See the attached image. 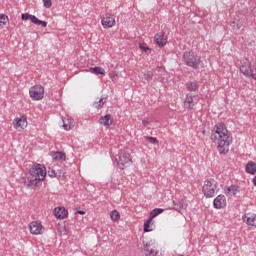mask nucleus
<instances>
[{
    "mask_svg": "<svg viewBox=\"0 0 256 256\" xmlns=\"http://www.w3.org/2000/svg\"><path fill=\"white\" fill-rule=\"evenodd\" d=\"M210 139L213 143L218 144V151L221 155L227 154L229 145H231V141H233L231 134H229V131L225 128V124L223 123L216 125V129L212 131Z\"/></svg>",
    "mask_w": 256,
    "mask_h": 256,
    "instance_id": "obj_1",
    "label": "nucleus"
},
{
    "mask_svg": "<svg viewBox=\"0 0 256 256\" xmlns=\"http://www.w3.org/2000/svg\"><path fill=\"white\" fill-rule=\"evenodd\" d=\"M30 184L38 185L41 181L45 180V175H47V171L45 167L41 166V164H35L30 168Z\"/></svg>",
    "mask_w": 256,
    "mask_h": 256,
    "instance_id": "obj_2",
    "label": "nucleus"
},
{
    "mask_svg": "<svg viewBox=\"0 0 256 256\" xmlns=\"http://www.w3.org/2000/svg\"><path fill=\"white\" fill-rule=\"evenodd\" d=\"M183 59L186 65L193 69H199V65H201V57L193 51L184 52Z\"/></svg>",
    "mask_w": 256,
    "mask_h": 256,
    "instance_id": "obj_3",
    "label": "nucleus"
},
{
    "mask_svg": "<svg viewBox=\"0 0 256 256\" xmlns=\"http://www.w3.org/2000/svg\"><path fill=\"white\" fill-rule=\"evenodd\" d=\"M115 161L119 169H125V167H129V165L133 163L131 160V154L128 150H121L119 155L115 157Z\"/></svg>",
    "mask_w": 256,
    "mask_h": 256,
    "instance_id": "obj_4",
    "label": "nucleus"
},
{
    "mask_svg": "<svg viewBox=\"0 0 256 256\" xmlns=\"http://www.w3.org/2000/svg\"><path fill=\"white\" fill-rule=\"evenodd\" d=\"M215 189H217V182H215V180H206L202 191L205 197L209 198L215 196Z\"/></svg>",
    "mask_w": 256,
    "mask_h": 256,
    "instance_id": "obj_5",
    "label": "nucleus"
},
{
    "mask_svg": "<svg viewBox=\"0 0 256 256\" xmlns=\"http://www.w3.org/2000/svg\"><path fill=\"white\" fill-rule=\"evenodd\" d=\"M30 97L34 101H41L43 99V95H45V88L41 85H35L29 90Z\"/></svg>",
    "mask_w": 256,
    "mask_h": 256,
    "instance_id": "obj_6",
    "label": "nucleus"
},
{
    "mask_svg": "<svg viewBox=\"0 0 256 256\" xmlns=\"http://www.w3.org/2000/svg\"><path fill=\"white\" fill-rule=\"evenodd\" d=\"M214 209H225L227 207V198L225 195H218L213 201Z\"/></svg>",
    "mask_w": 256,
    "mask_h": 256,
    "instance_id": "obj_7",
    "label": "nucleus"
},
{
    "mask_svg": "<svg viewBox=\"0 0 256 256\" xmlns=\"http://www.w3.org/2000/svg\"><path fill=\"white\" fill-rule=\"evenodd\" d=\"M101 23L104 29H109L111 27H114L115 17L112 14L106 13L105 16L102 18Z\"/></svg>",
    "mask_w": 256,
    "mask_h": 256,
    "instance_id": "obj_8",
    "label": "nucleus"
},
{
    "mask_svg": "<svg viewBox=\"0 0 256 256\" xmlns=\"http://www.w3.org/2000/svg\"><path fill=\"white\" fill-rule=\"evenodd\" d=\"M29 229L32 235H41V233H43V225L41 222L33 221L30 224Z\"/></svg>",
    "mask_w": 256,
    "mask_h": 256,
    "instance_id": "obj_9",
    "label": "nucleus"
},
{
    "mask_svg": "<svg viewBox=\"0 0 256 256\" xmlns=\"http://www.w3.org/2000/svg\"><path fill=\"white\" fill-rule=\"evenodd\" d=\"M155 43L158 45V47H164V45H167V38H165V33L159 32L154 37Z\"/></svg>",
    "mask_w": 256,
    "mask_h": 256,
    "instance_id": "obj_10",
    "label": "nucleus"
},
{
    "mask_svg": "<svg viewBox=\"0 0 256 256\" xmlns=\"http://www.w3.org/2000/svg\"><path fill=\"white\" fill-rule=\"evenodd\" d=\"M100 125H104L107 129L113 125V118L111 117V114H106L105 116H101L99 118Z\"/></svg>",
    "mask_w": 256,
    "mask_h": 256,
    "instance_id": "obj_11",
    "label": "nucleus"
},
{
    "mask_svg": "<svg viewBox=\"0 0 256 256\" xmlns=\"http://www.w3.org/2000/svg\"><path fill=\"white\" fill-rule=\"evenodd\" d=\"M14 129H25L27 127V117L22 116L14 119Z\"/></svg>",
    "mask_w": 256,
    "mask_h": 256,
    "instance_id": "obj_12",
    "label": "nucleus"
},
{
    "mask_svg": "<svg viewBox=\"0 0 256 256\" xmlns=\"http://www.w3.org/2000/svg\"><path fill=\"white\" fill-rule=\"evenodd\" d=\"M54 215L56 219H65L68 215V212L64 207H59L54 209Z\"/></svg>",
    "mask_w": 256,
    "mask_h": 256,
    "instance_id": "obj_13",
    "label": "nucleus"
},
{
    "mask_svg": "<svg viewBox=\"0 0 256 256\" xmlns=\"http://www.w3.org/2000/svg\"><path fill=\"white\" fill-rule=\"evenodd\" d=\"M185 109L191 110L195 107V101L193 100V96L191 94H187L184 101Z\"/></svg>",
    "mask_w": 256,
    "mask_h": 256,
    "instance_id": "obj_14",
    "label": "nucleus"
},
{
    "mask_svg": "<svg viewBox=\"0 0 256 256\" xmlns=\"http://www.w3.org/2000/svg\"><path fill=\"white\" fill-rule=\"evenodd\" d=\"M174 205V211H181V209H187V202L185 200H174L173 201Z\"/></svg>",
    "mask_w": 256,
    "mask_h": 256,
    "instance_id": "obj_15",
    "label": "nucleus"
},
{
    "mask_svg": "<svg viewBox=\"0 0 256 256\" xmlns=\"http://www.w3.org/2000/svg\"><path fill=\"white\" fill-rule=\"evenodd\" d=\"M246 173H249L250 175H255L256 173V163L253 161H250L246 164L245 168Z\"/></svg>",
    "mask_w": 256,
    "mask_h": 256,
    "instance_id": "obj_16",
    "label": "nucleus"
},
{
    "mask_svg": "<svg viewBox=\"0 0 256 256\" xmlns=\"http://www.w3.org/2000/svg\"><path fill=\"white\" fill-rule=\"evenodd\" d=\"M243 221L247 223V225H251V227H256V214L243 217Z\"/></svg>",
    "mask_w": 256,
    "mask_h": 256,
    "instance_id": "obj_17",
    "label": "nucleus"
},
{
    "mask_svg": "<svg viewBox=\"0 0 256 256\" xmlns=\"http://www.w3.org/2000/svg\"><path fill=\"white\" fill-rule=\"evenodd\" d=\"M52 158L56 161H65L67 155L64 152H54Z\"/></svg>",
    "mask_w": 256,
    "mask_h": 256,
    "instance_id": "obj_18",
    "label": "nucleus"
},
{
    "mask_svg": "<svg viewBox=\"0 0 256 256\" xmlns=\"http://www.w3.org/2000/svg\"><path fill=\"white\" fill-rule=\"evenodd\" d=\"M30 21L31 23H34V25H42V27H47V22L39 20L35 15L30 16Z\"/></svg>",
    "mask_w": 256,
    "mask_h": 256,
    "instance_id": "obj_19",
    "label": "nucleus"
},
{
    "mask_svg": "<svg viewBox=\"0 0 256 256\" xmlns=\"http://www.w3.org/2000/svg\"><path fill=\"white\" fill-rule=\"evenodd\" d=\"M239 193V186H237V185H232V186H229L228 188H227V194L228 195H233V196H235V195H237Z\"/></svg>",
    "mask_w": 256,
    "mask_h": 256,
    "instance_id": "obj_20",
    "label": "nucleus"
},
{
    "mask_svg": "<svg viewBox=\"0 0 256 256\" xmlns=\"http://www.w3.org/2000/svg\"><path fill=\"white\" fill-rule=\"evenodd\" d=\"M90 73H94V75H105V69L102 67L96 66L93 68H90Z\"/></svg>",
    "mask_w": 256,
    "mask_h": 256,
    "instance_id": "obj_21",
    "label": "nucleus"
},
{
    "mask_svg": "<svg viewBox=\"0 0 256 256\" xmlns=\"http://www.w3.org/2000/svg\"><path fill=\"white\" fill-rule=\"evenodd\" d=\"M186 89L187 91H197V89H199V84L197 82H187Z\"/></svg>",
    "mask_w": 256,
    "mask_h": 256,
    "instance_id": "obj_22",
    "label": "nucleus"
},
{
    "mask_svg": "<svg viewBox=\"0 0 256 256\" xmlns=\"http://www.w3.org/2000/svg\"><path fill=\"white\" fill-rule=\"evenodd\" d=\"M7 23H9V17L5 14H0V27H5Z\"/></svg>",
    "mask_w": 256,
    "mask_h": 256,
    "instance_id": "obj_23",
    "label": "nucleus"
},
{
    "mask_svg": "<svg viewBox=\"0 0 256 256\" xmlns=\"http://www.w3.org/2000/svg\"><path fill=\"white\" fill-rule=\"evenodd\" d=\"M105 103H107V97H102L98 102H95L94 105L96 109H103Z\"/></svg>",
    "mask_w": 256,
    "mask_h": 256,
    "instance_id": "obj_24",
    "label": "nucleus"
},
{
    "mask_svg": "<svg viewBox=\"0 0 256 256\" xmlns=\"http://www.w3.org/2000/svg\"><path fill=\"white\" fill-rule=\"evenodd\" d=\"M63 127L65 131H70V129H73V127H75V122L66 120L64 121Z\"/></svg>",
    "mask_w": 256,
    "mask_h": 256,
    "instance_id": "obj_25",
    "label": "nucleus"
},
{
    "mask_svg": "<svg viewBox=\"0 0 256 256\" xmlns=\"http://www.w3.org/2000/svg\"><path fill=\"white\" fill-rule=\"evenodd\" d=\"M163 208H156L154 210L151 211L150 213V218L151 219H155V217H157V215H161V213H163Z\"/></svg>",
    "mask_w": 256,
    "mask_h": 256,
    "instance_id": "obj_26",
    "label": "nucleus"
},
{
    "mask_svg": "<svg viewBox=\"0 0 256 256\" xmlns=\"http://www.w3.org/2000/svg\"><path fill=\"white\" fill-rule=\"evenodd\" d=\"M110 217H111L112 221H119V219H121V215L119 214V211H117V210H113L110 213Z\"/></svg>",
    "mask_w": 256,
    "mask_h": 256,
    "instance_id": "obj_27",
    "label": "nucleus"
},
{
    "mask_svg": "<svg viewBox=\"0 0 256 256\" xmlns=\"http://www.w3.org/2000/svg\"><path fill=\"white\" fill-rule=\"evenodd\" d=\"M153 221V218L148 219L145 223H144V233H149L150 231H152L151 227V222Z\"/></svg>",
    "mask_w": 256,
    "mask_h": 256,
    "instance_id": "obj_28",
    "label": "nucleus"
},
{
    "mask_svg": "<svg viewBox=\"0 0 256 256\" xmlns=\"http://www.w3.org/2000/svg\"><path fill=\"white\" fill-rule=\"evenodd\" d=\"M143 77H144V79H146V81H152L153 80V72L148 71L143 74Z\"/></svg>",
    "mask_w": 256,
    "mask_h": 256,
    "instance_id": "obj_29",
    "label": "nucleus"
},
{
    "mask_svg": "<svg viewBox=\"0 0 256 256\" xmlns=\"http://www.w3.org/2000/svg\"><path fill=\"white\" fill-rule=\"evenodd\" d=\"M139 48L141 51H144V53H147V51H151V48L147 47V44L143 43L139 45Z\"/></svg>",
    "mask_w": 256,
    "mask_h": 256,
    "instance_id": "obj_30",
    "label": "nucleus"
},
{
    "mask_svg": "<svg viewBox=\"0 0 256 256\" xmlns=\"http://www.w3.org/2000/svg\"><path fill=\"white\" fill-rule=\"evenodd\" d=\"M146 139L149 141V143H152V145H157V143H159V140H157L155 137H146Z\"/></svg>",
    "mask_w": 256,
    "mask_h": 256,
    "instance_id": "obj_31",
    "label": "nucleus"
},
{
    "mask_svg": "<svg viewBox=\"0 0 256 256\" xmlns=\"http://www.w3.org/2000/svg\"><path fill=\"white\" fill-rule=\"evenodd\" d=\"M43 3L46 9H51V6L53 5V2L51 0H43Z\"/></svg>",
    "mask_w": 256,
    "mask_h": 256,
    "instance_id": "obj_32",
    "label": "nucleus"
},
{
    "mask_svg": "<svg viewBox=\"0 0 256 256\" xmlns=\"http://www.w3.org/2000/svg\"><path fill=\"white\" fill-rule=\"evenodd\" d=\"M21 17H22V21H29V19H31V14L23 13Z\"/></svg>",
    "mask_w": 256,
    "mask_h": 256,
    "instance_id": "obj_33",
    "label": "nucleus"
},
{
    "mask_svg": "<svg viewBox=\"0 0 256 256\" xmlns=\"http://www.w3.org/2000/svg\"><path fill=\"white\" fill-rule=\"evenodd\" d=\"M232 27H233V29L239 30V29H241V23H239L237 21H233Z\"/></svg>",
    "mask_w": 256,
    "mask_h": 256,
    "instance_id": "obj_34",
    "label": "nucleus"
},
{
    "mask_svg": "<svg viewBox=\"0 0 256 256\" xmlns=\"http://www.w3.org/2000/svg\"><path fill=\"white\" fill-rule=\"evenodd\" d=\"M146 255H147V256H157V255H158V252L155 251V250H153V249H151V250L149 251V253L146 254Z\"/></svg>",
    "mask_w": 256,
    "mask_h": 256,
    "instance_id": "obj_35",
    "label": "nucleus"
},
{
    "mask_svg": "<svg viewBox=\"0 0 256 256\" xmlns=\"http://www.w3.org/2000/svg\"><path fill=\"white\" fill-rule=\"evenodd\" d=\"M150 251H151V249H149V244H145L144 245V253H145V255H147Z\"/></svg>",
    "mask_w": 256,
    "mask_h": 256,
    "instance_id": "obj_36",
    "label": "nucleus"
},
{
    "mask_svg": "<svg viewBox=\"0 0 256 256\" xmlns=\"http://www.w3.org/2000/svg\"><path fill=\"white\" fill-rule=\"evenodd\" d=\"M49 177H57V174L53 170H48Z\"/></svg>",
    "mask_w": 256,
    "mask_h": 256,
    "instance_id": "obj_37",
    "label": "nucleus"
},
{
    "mask_svg": "<svg viewBox=\"0 0 256 256\" xmlns=\"http://www.w3.org/2000/svg\"><path fill=\"white\" fill-rule=\"evenodd\" d=\"M142 125H143L144 127H148V126H149V121L143 120V121H142Z\"/></svg>",
    "mask_w": 256,
    "mask_h": 256,
    "instance_id": "obj_38",
    "label": "nucleus"
},
{
    "mask_svg": "<svg viewBox=\"0 0 256 256\" xmlns=\"http://www.w3.org/2000/svg\"><path fill=\"white\" fill-rule=\"evenodd\" d=\"M76 213L78 215H85V211H83V210H78V211H76Z\"/></svg>",
    "mask_w": 256,
    "mask_h": 256,
    "instance_id": "obj_39",
    "label": "nucleus"
},
{
    "mask_svg": "<svg viewBox=\"0 0 256 256\" xmlns=\"http://www.w3.org/2000/svg\"><path fill=\"white\" fill-rule=\"evenodd\" d=\"M253 184H254L255 187H256V176H255L254 179H253Z\"/></svg>",
    "mask_w": 256,
    "mask_h": 256,
    "instance_id": "obj_40",
    "label": "nucleus"
},
{
    "mask_svg": "<svg viewBox=\"0 0 256 256\" xmlns=\"http://www.w3.org/2000/svg\"><path fill=\"white\" fill-rule=\"evenodd\" d=\"M161 69H163L162 67H156V71H159V70H161Z\"/></svg>",
    "mask_w": 256,
    "mask_h": 256,
    "instance_id": "obj_41",
    "label": "nucleus"
},
{
    "mask_svg": "<svg viewBox=\"0 0 256 256\" xmlns=\"http://www.w3.org/2000/svg\"><path fill=\"white\" fill-rule=\"evenodd\" d=\"M252 13H256V7L252 9Z\"/></svg>",
    "mask_w": 256,
    "mask_h": 256,
    "instance_id": "obj_42",
    "label": "nucleus"
},
{
    "mask_svg": "<svg viewBox=\"0 0 256 256\" xmlns=\"http://www.w3.org/2000/svg\"><path fill=\"white\" fill-rule=\"evenodd\" d=\"M203 135H205V130L202 131Z\"/></svg>",
    "mask_w": 256,
    "mask_h": 256,
    "instance_id": "obj_43",
    "label": "nucleus"
},
{
    "mask_svg": "<svg viewBox=\"0 0 256 256\" xmlns=\"http://www.w3.org/2000/svg\"><path fill=\"white\" fill-rule=\"evenodd\" d=\"M253 73H256V68H255V70H253Z\"/></svg>",
    "mask_w": 256,
    "mask_h": 256,
    "instance_id": "obj_44",
    "label": "nucleus"
}]
</instances>
